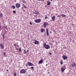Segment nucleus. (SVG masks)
<instances>
[{
	"instance_id": "3",
	"label": "nucleus",
	"mask_w": 76,
	"mask_h": 76,
	"mask_svg": "<svg viewBox=\"0 0 76 76\" xmlns=\"http://www.w3.org/2000/svg\"><path fill=\"white\" fill-rule=\"evenodd\" d=\"M26 73V71L24 69H21L20 72V73Z\"/></svg>"
},
{
	"instance_id": "35",
	"label": "nucleus",
	"mask_w": 76,
	"mask_h": 76,
	"mask_svg": "<svg viewBox=\"0 0 76 76\" xmlns=\"http://www.w3.org/2000/svg\"><path fill=\"white\" fill-rule=\"evenodd\" d=\"M30 25H32V24L31 22H30L29 23Z\"/></svg>"
},
{
	"instance_id": "39",
	"label": "nucleus",
	"mask_w": 76,
	"mask_h": 76,
	"mask_svg": "<svg viewBox=\"0 0 76 76\" xmlns=\"http://www.w3.org/2000/svg\"><path fill=\"white\" fill-rule=\"evenodd\" d=\"M17 47H19V46H17Z\"/></svg>"
},
{
	"instance_id": "11",
	"label": "nucleus",
	"mask_w": 76,
	"mask_h": 76,
	"mask_svg": "<svg viewBox=\"0 0 76 76\" xmlns=\"http://www.w3.org/2000/svg\"><path fill=\"white\" fill-rule=\"evenodd\" d=\"M33 13H34V14H35L36 15H38V14H39L37 11H34L33 12Z\"/></svg>"
},
{
	"instance_id": "13",
	"label": "nucleus",
	"mask_w": 76,
	"mask_h": 76,
	"mask_svg": "<svg viewBox=\"0 0 76 76\" xmlns=\"http://www.w3.org/2000/svg\"><path fill=\"white\" fill-rule=\"evenodd\" d=\"M47 23L45 22V23H44L43 24V26L45 28H46V27H47Z\"/></svg>"
},
{
	"instance_id": "43",
	"label": "nucleus",
	"mask_w": 76,
	"mask_h": 76,
	"mask_svg": "<svg viewBox=\"0 0 76 76\" xmlns=\"http://www.w3.org/2000/svg\"><path fill=\"white\" fill-rule=\"evenodd\" d=\"M0 29H1V27H0Z\"/></svg>"
},
{
	"instance_id": "18",
	"label": "nucleus",
	"mask_w": 76,
	"mask_h": 76,
	"mask_svg": "<svg viewBox=\"0 0 76 76\" xmlns=\"http://www.w3.org/2000/svg\"><path fill=\"white\" fill-rule=\"evenodd\" d=\"M39 63L40 64H42L43 63V60H40L39 61Z\"/></svg>"
},
{
	"instance_id": "1",
	"label": "nucleus",
	"mask_w": 76,
	"mask_h": 76,
	"mask_svg": "<svg viewBox=\"0 0 76 76\" xmlns=\"http://www.w3.org/2000/svg\"><path fill=\"white\" fill-rule=\"evenodd\" d=\"M43 45L44 48H45L46 50H48V49L50 48V46L48 45H47L45 43H44Z\"/></svg>"
},
{
	"instance_id": "47",
	"label": "nucleus",
	"mask_w": 76,
	"mask_h": 76,
	"mask_svg": "<svg viewBox=\"0 0 76 76\" xmlns=\"http://www.w3.org/2000/svg\"><path fill=\"white\" fill-rule=\"evenodd\" d=\"M28 76H30V75H29Z\"/></svg>"
},
{
	"instance_id": "17",
	"label": "nucleus",
	"mask_w": 76,
	"mask_h": 76,
	"mask_svg": "<svg viewBox=\"0 0 76 76\" xmlns=\"http://www.w3.org/2000/svg\"><path fill=\"white\" fill-rule=\"evenodd\" d=\"M22 4L23 5V6L24 9H27V7L25 5H24V4Z\"/></svg>"
},
{
	"instance_id": "20",
	"label": "nucleus",
	"mask_w": 76,
	"mask_h": 76,
	"mask_svg": "<svg viewBox=\"0 0 76 76\" xmlns=\"http://www.w3.org/2000/svg\"><path fill=\"white\" fill-rule=\"evenodd\" d=\"M12 9H14L16 8V7H15V6H13V5H12Z\"/></svg>"
},
{
	"instance_id": "34",
	"label": "nucleus",
	"mask_w": 76,
	"mask_h": 76,
	"mask_svg": "<svg viewBox=\"0 0 76 76\" xmlns=\"http://www.w3.org/2000/svg\"><path fill=\"white\" fill-rule=\"evenodd\" d=\"M60 63H61V64H63V62H61V61L60 62Z\"/></svg>"
},
{
	"instance_id": "19",
	"label": "nucleus",
	"mask_w": 76,
	"mask_h": 76,
	"mask_svg": "<svg viewBox=\"0 0 76 76\" xmlns=\"http://www.w3.org/2000/svg\"><path fill=\"white\" fill-rule=\"evenodd\" d=\"M44 29H41V32H42V33H43L44 32Z\"/></svg>"
},
{
	"instance_id": "29",
	"label": "nucleus",
	"mask_w": 76,
	"mask_h": 76,
	"mask_svg": "<svg viewBox=\"0 0 76 76\" xmlns=\"http://www.w3.org/2000/svg\"><path fill=\"white\" fill-rule=\"evenodd\" d=\"M31 69H32V70H34V67L33 66H31V67L30 68Z\"/></svg>"
},
{
	"instance_id": "2",
	"label": "nucleus",
	"mask_w": 76,
	"mask_h": 76,
	"mask_svg": "<svg viewBox=\"0 0 76 76\" xmlns=\"http://www.w3.org/2000/svg\"><path fill=\"white\" fill-rule=\"evenodd\" d=\"M33 43L35 44H37L38 45L39 43V41H37V40L35 39H33Z\"/></svg>"
},
{
	"instance_id": "7",
	"label": "nucleus",
	"mask_w": 76,
	"mask_h": 76,
	"mask_svg": "<svg viewBox=\"0 0 76 76\" xmlns=\"http://www.w3.org/2000/svg\"><path fill=\"white\" fill-rule=\"evenodd\" d=\"M28 64L29 66H34V65L31 62H28Z\"/></svg>"
},
{
	"instance_id": "10",
	"label": "nucleus",
	"mask_w": 76,
	"mask_h": 76,
	"mask_svg": "<svg viewBox=\"0 0 76 76\" xmlns=\"http://www.w3.org/2000/svg\"><path fill=\"white\" fill-rule=\"evenodd\" d=\"M52 19L53 21H54L56 19V16L55 15L53 16L52 17Z\"/></svg>"
},
{
	"instance_id": "4",
	"label": "nucleus",
	"mask_w": 76,
	"mask_h": 76,
	"mask_svg": "<svg viewBox=\"0 0 76 76\" xmlns=\"http://www.w3.org/2000/svg\"><path fill=\"white\" fill-rule=\"evenodd\" d=\"M15 6L17 8H19L20 7V4L18 3H17L15 4Z\"/></svg>"
},
{
	"instance_id": "44",
	"label": "nucleus",
	"mask_w": 76,
	"mask_h": 76,
	"mask_svg": "<svg viewBox=\"0 0 76 76\" xmlns=\"http://www.w3.org/2000/svg\"><path fill=\"white\" fill-rule=\"evenodd\" d=\"M50 33H51V31H50Z\"/></svg>"
},
{
	"instance_id": "45",
	"label": "nucleus",
	"mask_w": 76,
	"mask_h": 76,
	"mask_svg": "<svg viewBox=\"0 0 76 76\" xmlns=\"http://www.w3.org/2000/svg\"><path fill=\"white\" fill-rule=\"evenodd\" d=\"M75 63H76V59L75 60Z\"/></svg>"
},
{
	"instance_id": "12",
	"label": "nucleus",
	"mask_w": 76,
	"mask_h": 76,
	"mask_svg": "<svg viewBox=\"0 0 76 76\" xmlns=\"http://www.w3.org/2000/svg\"><path fill=\"white\" fill-rule=\"evenodd\" d=\"M72 66L73 67H75V66H76V63H74L72 64Z\"/></svg>"
},
{
	"instance_id": "32",
	"label": "nucleus",
	"mask_w": 76,
	"mask_h": 76,
	"mask_svg": "<svg viewBox=\"0 0 76 76\" xmlns=\"http://www.w3.org/2000/svg\"><path fill=\"white\" fill-rule=\"evenodd\" d=\"M48 17L47 16H46L45 17V19H48Z\"/></svg>"
},
{
	"instance_id": "15",
	"label": "nucleus",
	"mask_w": 76,
	"mask_h": 76,
	"mask_svg": "<svg viewBox=\"0 0 76 76\" xmlns=\"http://www.w3.org/2000/svg\"><path fill=\"white\" fill-rule=\"evenodd\" d=\"M50 4H51V2H50V1H48L47 2L48 5H50Z\"/></svg>"
},
{
	"instance_id": "37",
	"label": "nucleus",
	"mask_w": 76,
	"mask_h": 76,
	"mask_svg": "<svg viewBox=\"0 0 76 76\" xmlns=\"http://www.w3.org/2000/svg\"><path fill=\"white\" fill-rule=\"evenodd\" d=\"M7 72H8V71H9V70H8V69L7 70Z\"/></svg>"
},
{
	"instance_id": "33",
	"label": "nucleus",
	"mask_w": 76,
	"mask_h": 76,
	"mask_svg": "<svg viewBox=\"0 0 76 76\" xmlns=\"http://www.w3.org/2000/svg\"><path fill=\"white\" fill-rule=\"evenodd\" d=\"M16 75V72H15V73L14 74V76H15Z\"/></svg>"
},
{
	"instance_id": "6",
	"label": "nucleus",
	"mask_w": 76,
	"mask_h": 76,
	"mask_svg": "<svg viewBox=\"0 0 76 76\" xmlns=\"http://www.w3.org/2000/svg\"><path fill=\"white\" fill-rule=\"evenodd\" d=\"M34 22L36 23H39L41 22V20L40 19H38L34 20Z\"/></svg>"
},
{
	"instance_id": "36",
	"label": "nucleus",
	"mask_w": 76,
	"mask_h": 76,
	"mask_svg": "<svg viewBox=\"0 0 76 76\" xmlns=\"http://www.w3.org/2000/svg\"><path fill=\"white\" fill-rule=\"evenodd\" d=\"M51 54H52V53H49V55H51Z\"/></svg>"
},
{
	"instance_id": "22",
	"label": "nucleus",
	"mask_w": 76,
	"mask_h": 76,
	"mask_svg": "<svg viewBox=\"0 0 76 76\" xmlns=\"http://www.w3.org/2000/svg\"><path fill=\"white\" fill-rule=\"evenodd\" d=\"M65 70V69H64L63 68H61V70L62 72H64V71Z\"/></svg>"
},
{
	"instance_id": "24",
	"label": "nucleus",
	"mask_w": 76,
	"mask_h": 76,
	"mask_svg": "<svg viewBox=\"0 0 76 76\" xmlns=\"http://www.w3.org/2000/svg\"><path fill=\"white\" fill-rule=\"evenodd\" d=\"M5 35V34H4L2 35V37H3V39H4V36Z\"/></svg>"
},
{
	"instance_id": "5",
	"label": "nucleus",
	"mask_w": 76,
	"mask_h": 76,
	"mask_svg": "<svg viewBox=\"0 0 76 76\" xmlns=\"http://www.w3.org/2000/svg\"><path fill=\"white\" fill-rule=\"evenodd\" d=\"M62 58H63V60H65L67 59V58H68V57L66 56L63 55L62 56Z\"/></svg>"
},
{
	"instance_id": "23",
	"label": "nucleus",
	"mask_w": 76,
	"mask_h": 76,
	"mask_svg": "<svg viewBox=\"0 0 76 76\" xmlns=\"http://www.w3.org/2000/svg\"><path fill=\"white\" fill-rule=\"evenodd\" d=\"M22 2L23 3H26V2L25 1V0H22Z\"/></svg>"
},
{
	"instance_id": "26",
	"label": "nucleus",
	"mask_w": 76,
	"mask_h": 76,
	"mask_svg": "<svg viewBox=\"0 0 76 76\" xmlns=\"http://www.w3.org/2000/svg\"><path fill=\"white\" fill-rule=\"evenodd\" d=\"M17 44L18 43H16V44H14V45L15 47H16V45H17Z\"/></svg>"
},
{
	"instance_id": "41",
	"label": "nucleus",
	"mask_w": 76,
	"mask_h": 76,
	"mask_svg": "<svg viewBox=\"0 0 76 76\" xmlns=\"http://www.w3.org/2000/svg\"><path fill=\"white\" fill-rule=\"evenodd\" d=\"M20 34H22V32L20 33Z\"/></svg>"
},
{
	"instance_id": "31",
	"label": "nucleus",
	"mask_w": 76,
	"mask_h": 76,
	"mask_svg": "<svg viewBox=\"0 0 76 76\" xmlns=\"http://www.w3.org/2000/svg\"><path fill=\"white\" fill-rule=\"evenodd\" d=\"M61 15H58V16H57V18H58V17H59V18H60V17H61Z\"/></svg>"
},
{
	"instance_id": "25",
	"label": "nucleus",
	"mask_w": 76,
	"mask_h": 76,
	"mask_svg": "<svg viewBox=\"0 0 76 76\" xmlns=\"http://www.w3.org/2000/svg\"><path fill=\"white\" fill-rule=\"evenodd\" d=\"M6 52H3V54L4 56H6Z\"/></svg>"
},
{
	"instance_id": "27",
	"label": "nucleus",
	"mask_w": 76,
	"mask_h": 76,
	"mask_svg": "<svg viewBox=\"0 0 76 76\" xmlns=\"http://www.w3.org/2000/svg\"><path fill=\"white\" fill-rule=\"evenodd\" d=\"M16 11L14 10V11H13V13H16Z\"/></svg>"
},
{
	"instance_id": "30",
	"label": "nucleus",
	"mask_w": 76,
	"mask_h": 76,
	"mask_svg": "<svg viewBox=\"0 0 76 76\" xmlns=\"http://www.w3.org/2000/svg\"><path fill=\"white\" fill-rule=\"evenodd\" d=\"M25 65L26 66H28V63L27 64H26Z\"/></svg>"
},
{
	"instance_id": "38",
	"label": "nucleus",
	"mask_w": 76,
	"mask_h": 76,
	"mask_svg": "<svg viewBox=\"0 0 76 76\" xmlns=\"http://www.w3.org/2000/svg\"><path fill=\"white\" fill-rule=\"evenodd\" d=\"M50 1H53V0H50Z\"/></svg>"
},
{
	"instance_id": "21",
	"label": "nucleus",
	"mask_w": 76,
	"mask_h": 76,
	"mask_svg": "<svg viewBox=\"0 0 76 76\" xmlns=\"http://www.w3.org/2000/svg\"><path fill=\"white\" fill-rule=\"evenodd\" d=\"M2 16H3V14L2 13H0V18H2Z\"/></svg>"
},
{
	"instance_id": "42",
	"label": "nucleus",
	"mask_w": 76,
	"mask_h": 76,
	"mask_svg": "<svg viewBox=\"0 0 76 76\" xmlns=\"http://www.w3.org/2000/svg\"><path fill=\"white\" fill-rule=\"evenodd\" d=\"M4 25L5 26V25H6L5 24H4Z\"/></svg>"
},
{
	"instance_id": "8",
	"label": "nucleus",
	"mask_w": 76,
	"mask_h": 76,
	"mask_svg": "<svg viewBox=\"0 0 76 76\" xmlns=\"http://www.w3.org/2000/svg\"><path fill=\"white\" fill-rule=\"evenodd\" d=\"M0 47L1 49H4V45L3 44V43L0 44Z\"/></svg>"
},
{
	"instance_id": "46",
	"label": "nucleus",
	"mask_w": 76,
	"mask_h": 76,
	"mask_svg": "<svg viewBox=\"0 0 76 76\" xmlns=\"http://www.w3.org/2000/svg\"><path fill=\"white\" fill-rule=\"evenodd\" d=\"M28 35H30V34H28Z\"/></svg>"
},
{
	"instance_id": "16",
	"label": "nucleus",
	"mask_w": 76,
	"mask_h": 76,
	"mask_svg": "<svg viewBox=\"0 0 76 76\" xmlns=\"http://www.w3.org/2000/svg\"><path fill=\"white\" fill-rule=\"evenodd\" d=\"M61 16L63 18H66V15L63 14L61 15Z\"/></svg>"
},
{
	"instance_id": "40",
	"label": "nucleus",
	"mask_w": 76,
	"mask_h": 76,
	"mask_svg": "<svg viewBox=\"0 0 76 76\" xmlns=\"http://www.w3.org/2000/svg\"><path fill=\"white\" fill-rule=\"evenodd\" d=\"M46 66H47V64H46Z\"/></svg>"
},
{
	"instance_id": "9",
	"label": "nucleus",
	"mask_w": 76,
	"mask_h": 76,
	"mask_svg": "<svg viewBox=\"0 0 76 76\" xmlns=\"http://www.w3.org/2000/svg\"><path fill=\"white\" fill-rule=\"evenodd\" d=\"M28 52H29V50H24L23 51V53L24 54H26L27 53H28Z\"/></svg>"
},
{
	"instance_id": "14",
	"label": "nucleus",
	"mask_w": 76,
	"mask_h": 76,
	"mask_svg": "<svg viewBox=\"0 0 76 76\" xmlns=\"http://www.w3.org/2000/svg\"><path fill=\"white\" fill-rule=\"evenodd\" d=\"M46 34L47 36H49V33H48V28L46 29Z\"/></svg>"
},
{
	"instance_id": "28",
	"label": "nucleus",
	"mask_w": 76,
	"mask_h": 76,
	"mask_svg": "<svg viewBox=\"0 0 76 76\" xmlns=\"http://www.w3.org/2000/svg\"><path fill=\"white\" fill-rule=\"evenodd\" d=\"M21 49L20 48H19V50H18V51H19V52H21Z\"/></svg>"
}]
</instances>
